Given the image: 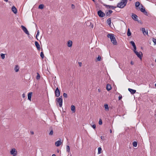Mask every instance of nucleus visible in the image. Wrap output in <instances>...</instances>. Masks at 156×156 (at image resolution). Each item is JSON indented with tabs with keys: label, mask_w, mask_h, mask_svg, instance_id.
<instances>
[{
	"label": "nucleus",
	"mask_w": 156,
	"mask_h": 156,
	"mask_svg": "<svg viewBox=\"0 0 156 156\" xmlns=\"http://www.w3.org/2000/svg\"><path fill=\"white\" fill-rule=\"evenodd\" d=\"M107 37H108L110 38L111 42L114 45H116V41L115 37L114 36L113 34H108L107 35Z\"/></svg>",
	"instance_id": "2"
},
{
	"label": "nucleus",
	"mask_w": 156,
	"mask_h": 156,
	"mask_svg": "<svg viewBox=\"0 0 156 156\" xmlns=\"http://www.w3.org/2000/svg\"><path fill=\"white\" fill-rule=\"evenodd\" d=\"M61 140H58L55 143V146L57 147L59 146L61 144Z\"/></svg>",
	"instance_id": "12"
},
{
	"label": "nucleus",
	"mask_w": 156,
	"mask_h": 156,
	"mask_svg": "<svg viewBox=\"0 0 156 156\" xmlns=\"http://www.w3.org/2000/svg\"><path fill=\"white\" fill-rule=\"evenodd\" d=\"M107 23L109 26H110L111 24V19L110 18H109L107 20Z\"/></svg>",
	"instance_id": "20"
},
{
	"label": "nucleus",
	"mask_w": 156,
	"mask_h": 156,
	"mask_svg": "<svg viewBox=\"0 0 156 156\" xmlns=\"http://www.w3.org/2000/svg\"><path fill=\"white\" fill-rule=\"evenodd\" d=\"M153 41L155 44H156V39L155 38L153 39Z\"/></svg>",
	"instance_id": "40"
},
{
	"label": "nucleus",
	"mask_w": 156,
	"mask_h": 156,
	"mask_svg": "<svg viewBox=\"0 0 156 156\" xmlns=\"http://www.w3.org/2000/svg\"><path fill=\"white\" fill-rule=\"evenodd\" d=\"M22 97L23 98H25V94L24 93H23V94H22Z\"/></svg>",
	"instance_id": "46"
},
{
	"label": "nucleus",
	"mask_w": 156,
	"mask_h": 156,
	"mask_svg": "<svg viewBox=\"0 0 156 156\" xmlns=\"http://www.w3.org/2000/svg\"><path fill=\"white\" fill-rule=\"evenodd\" d=\"M19 68L18 66L16 65L14 68V70L16 72H18L19 70Z\"/></svg>",
	"instance_id": "21"
},
{
	"label": "nucleus",
	"mask_w": 156,
	"mask_h": 156,
	"mask_svg": "<svg viewBox=\"0 0 156 156\" xmlns=\"http://www.w3.org/2000/svg\"><path fill=\"white\" fill-rule=\"evenodd\" d=\"M102 124V120L101 119H100L99 121V124L100 125H101Z\"/></svg>",
	"instance_id": "37"
},
{
	"label": "nucleus",
	"mask_w": 156,
	"mask_h": 156,
	"mask_svg": "<svg viewBox=\"0 0 156 156\" xmlns=\"http://www.w3.org/2000/svg\"><path fill=\"white\" fill-rule=\"evenodd\" d=\"M94 3L95 2V1L94 0H92Z\"/></svg>",
	"instance_id": "54"
},
{
	"label": "nucleus",
	"mask_w": 156,
	"mask_h": 156,
	"mask_svg": "<svg viewBox=\"0 0 156 156\" xmlns=\"http://www.w3.org/2000/svg\"><path fill=\"white\" fill-rule=\"evenodd\" d=\"M97 13L98 16L100 17H103L105 15V13L101 10H99L98 12Z\"/></svg>",
	"instance_id": "4"
},
{
	"label": "nucleus",
	"mask_w": 156,
	"mask_h": 156,
	"mask_svg": "<svg viewBox=\"0 0 156 156\" xmlns=\"http://www.w3.org/2000/svg\"><path fill=\"white\" fill-rule=\"evenodd\" d=\"M130 1H131L132 0H129Z\"/></svg>",
	"instance_id": "58"
},
{
	"label": "nucleus",
	"mask_w": 156,
	"mask_h": 156,
	"mask_svg": "<svg viewBox=\"0 0 156 156\" xmlns=\"http://www.w3.org/2000/svg\"><path fill=\"white\" fill-rule=\"evenodd\" d=\"M75 107L73 105H72L71 106V110L73 112H75Z\"/></svg>",
	"instance_id": "24"
},
{
	"label": "nucleus",
	"mask_w": 156,
	"mask_h": 156,
	"mask_svg": "<svg viewBox=\"0 0 156 156\" xmlns=\"http://www.w3.org/2000/svg\"><path fill=\"white\" fill-rule=\"evenodd\" d=\"M122 98V96L121 95L119 96V100H121Z\"/></svg>",
	"instance_id": "44"
},
{
	"label": "nucleus",
	"mask_w": 156,
	"mask_h": 156,
	"mask_svg": "<svg viewBox=\"0 0 156 156\" xmlns=\"http://www.w3.org/2000/svg\"><path fill=\"white\" fill-rule=\"evenodd\" d=\"M52 156H55V154H52Z\"/></svg>",
	"instance_id": "53"
},
{
	"label": "nucleus",
	"mask_w": 156,
	"mask_h": 156,
	"mask_svg": "<svg viewBox=\"0 0 156 156\" xmlns=\"http://www.w3.org/2000/svg\"><path fill=\"white\" fill-rule=\"evenodd\" d=\"M129 91L130 92L131 94H133L135 93L136 90L131 88H128Z\"/></svg>",
	"instance_id": "14"
},
{
	"label": "nucleus",
	"mask_w": 156,
	"mask_h": 156,
	"mask_svg": "<svg viewBox=\"0 0 156 156\" xmlns=\"http://www.w3.org/2000/svg\"><path fill=\"white\" fill-rule=\"evenodd\" d=\"M127 2V0H121V1L117 4V7L120 8H123L125 6Z\"/></svg>",
	"instance_id": "1"
},
{
	"label": "nucleus",
	"mask_w": 156,
	"mask_h": 156,
	"mask_svg": "<svg viewBox=\"0 0 156 156\" xmlns=\"http://www.w3.org/2000/svg\"><path fill=\"white\" fill-rule=\"evenodd\" d=\"M135 53L139 58L141 59H142V57L143 54L140 51L138 52L137 51V52H135Z\"/></svg>",
	"instance_id": "9"
},
{
	"label": "nucleus",
	"mask_w": 156,
	"mask_h": 156,
	"mask_svg": "<svg viewBox=\"0 0 156 156\" xmlns=\"http://www.w3.org/2000/svg\"><path fill=\"white\" fill-rule=\"evenodd\" d=\"M5 2H7L8 1V0H4Z\"/></svg>",
	"instance_id": "51"
},
{
	"label": "nucleus",
	"mask_w": 156,
	"mask_h": 156,
	"mask_svg": "<svg viewBox=\"0 0 156 156\" xmlns=\"http://www.w3.org/2000/svg\"><path fill=\"white\" fill-rule=\"evenodd\" d=\"M73 42L71 41H69L67 43V46L69 47H71L72 45Z\"/></svg>",
	"instance_id": "15"
},
{
	"label": "nucleus",
	"mask_w": 156,
	"mask_h": 156,
	"mask_svg": "<svg viewBox=\"0 0 156 156\" xmlns=\"http://www.w3.org/2000/svg\"><path fill=\"white\" fill-rule=\"evenodd\" d=\"M70 151V147L69 146L67 145L66 146V151L67 152H69Z\"/></svg>",
	"instance_id": "32"
},
{
	"label": "nucleus",
	"mask_w": 156,
	"mask_h": 156,
	"mask_svg": "<svg viewBox=\"0 0 156 156\" xmlns=\"http://www.w3.org/2000/svg\"><path fill=\"white\" fill-rule=\"evenodd\" d=\"M137 142L136 141H134L133 143V147H136L137 146Z\"/></svg>",
	"instance_id": "27"
},
{
	"label": "nucleus",
	"mask_w": 156,
	"mask_h": 156,
	"mask_svg": "<svg viewBox=\"0 0 156 156\" xmlns=\"http://www.w3.org/2000/svg\"><path fill=\"white\" fill-rule=\"evenodd\" d=\"M140 5V3L138 2H137L135 3V6L136 9H137V8H138Z\"/></svg>",
	"instance_id": "25"
},
{
	"label": "nucleus",
	"mask_w": 156,
	"mask_h": 156,
	"mask_svg": "<svg viewBox=\"0 0 156 156\" xmlns=\"http://www.w3.org/2000/svg\"><path fill=\"white\" fill-rule=\"evenodd\" d=\"M155 87H156V83H155Z\"/></svg>",
	"instance_id": "56"
},
{
	"label": "nucleus",
	"mask_w": 156,
	"mask_h": 156,
	"mask_svg": "<svg viewBox=\"0 0 156 156\" xmlns=\"http://www.w3.org/2000/svg\"><path fill=\"white\" fill-rule=\"evenodd\" d=\"M57 151L58 153H59V150H57Z\"/></svg>",
	"instance_id": "50"
},
{
	"label": "nucleus",
	"mask_w": 156,
	"mask_h": 156,
	"mask_svg": "<svg viewBox=\"0 0 156 156\" xmlns=\"http://www.w3.org/2000/svg\"><path fill=\"white\" fill-rule=\"evenodd\" d=\"M133 62L132 61H131L130 62V64L132 65H133Z\"/></svg>",
	"instance_id": "48"
},
{
	"label": "nucleus",
	"mask_w": 156,
	"mask_h": 156,
	"mask_svg": "<svg viewBox=\"0 0 156 156\" xmlns=\"http://www.w3.org/2000/svg\"><path fill=\"white\" fill-rule=\"evenodd\" d=\"M39 34V30H38L37 31V35H36V38L37 39V40H38V39L37 38V37H38Z\"/></svg>",
	"instance_id": "36"
},
{
	"label": "nucleus",
	"mask_w": 156,
	"mask_h": 156,
	"mask_svg": "<svg viewBox=\"0 0 156 156\" xmlns=\"http://www.w3.org/2000/svg\"><path fill=\"white\" fill-rule=\"evenodd\" d=\"M131 33L130 32V29L129 28H128V29L127 35L128 36H131Z\"/></svg>",
	"instance_id": "22"
},
{
	"label": "nucleus",
	"mask_w": 156,
	"mask_h": 156,
	"mask_svg": "<svg viewBox=\"0 0 156 156\" xmlns=\"http://www.w3.org/2000/svg\"><path fill=\"white\" fill-rule=\"evenodd\" d=\"M35 44L37 50H40V46L38 43L36 41L35 42Z\"/></svg>",
	"instance_id": "11"
},
{
	"label": "nucleus",
	"mask_w": 156,
	"mask_h": 156,
	"mask_svg": "<svg viewBox=\"0 0 156 156\" xmlns=\"http://www.w3.org/2000/svg\"><path fill=\"white\" fill-rule=\"evenodd\" d=\"M112 87L110 84H108L107 85L106 89L108 91H109L111 90Z\"/></svg>",
	"instance_id": "18"
},
{
	"label": "nucleus",
	"mask_w": 156,
	"mask_h": 156,
	"mask_svg": "<svg viewBox=\"0 0 156 156\" xmlns=\"http://www.w3.org/2000/svg\"><path fill=\"white\" fill-rule=\"evenodd\" d=\"M53 130H51L50 131V132L49 133V135H50V136L52 135L53 134Z\"/></svg>",
	"instance_id": "38"
},
{
	"label": "nucleus",
	"mask_w": 156,
	"mask_h": 156,
	"mask_svg": "<svg viewBox=\"0 0 156 156\" xmlns=\"http://www.w3.org/2000/svg\"><path fill=\"white\" fill-rule=\"evenodd\" d=\"M10 154L13 156H16L17 154V152L15 149L12 148L10 151Z\"/></svg>",
	"instance_id": "5"
},
{
	"label": "nucleus",
	"mask_w": 156,
	"mask_h": 156,
	"mask_svg": "<svg viewBox=\"0 0 156 156\" xmlns=\"http://www.w3.org/2000/svg\"><path fill=\"white\" fill-rule=\"evenodd\" d=\"M134 48L133 51L135 53V52H137V51H136V46L134 47H133Z\"/></svg>",
	"instance_id": "41"
},
{
	"label": "nucleus",
	"mask_w": 156,
	"mask_h": 156,
	"mask_svg": "<svg viewBox=\"0 0 156 156\" xmlns=\"http://www.w3.org/2000/svg\"><path fill=\"white\" fill-rule=\"evenodd\" d=\"M21 27L23 31L27 34L29 35V33L27 29L23 26H21Z\"/></svg>",
	"instance_id": "7"
},
{
	"label": "nucleus",
	"mask_w": 156,
	"mask_h": 156,
	"mask_svg": "<svg viewBox=\"0 0 156 156\" xmlns=\"http://www.w3.org/2000/svg\"><path fill=\"white\" fill-rule=\"evenodd\" d=\"M132 18L134 20L136 21H138V19L137 18V16L135 14L133 13L132 15Z\"/></svg>",
	"instance_id": "10"
},
{
	"label": "nucleus",
	"mask_w": 156,
	"mask_h": 156,
	"mask_svg": "<svg viewBox=\"0 0 156 156\" xmlns=\"http://www.w3.org/2000/svg\"><path fill=\"white\" fill-rule=\"evenodd\" d=\"M92 127L94 129H95L96 128V125L95 124L93 125L92 126Z\"/></svg>",
	"instance_id": "43"
},
{
	"label": "nucleus",
	"mask_w": 156,
	"mask_h": 156,
	"mask_svg": "<svg viewBox=\"0 0 156 156\" xmlns=\"http://www.w3.org/2000/svg\"><path fill=\"white\" fill-rule=\"evenodd\" d=\"M78 63L79 64L80 66H81L82 65V63L81 62H79Z\"/></svg>",
	"instance_id": "47"
},
{
	"label": "nucleus",
	"mask_w": 156,
	"mask_h": 156,
	"mask_svg": "<svg viewBox=\"0 0 156 156\" xmlns=\"http://www.w3.org/2000/svg\"><path fill=\"white\" fill-rule=\"evenodd\" d=\"M155 62H156V59H155Z\"/></svg>",
	"instance_id": "57"
},
{
	"label": "nucleus",
	"mask_w": 156,
	"mask_h": 156,
	"mask_svg": "<svg viewBox=\"0 0 156 156\" xmlns=\"http://www.w3.org/2000/svg\"><path fill=\"white\" fill-rule=\"evenodd\" d=\"M101 57L100 55H98V58H97V61H100L101 60Z\"/></svg>",
	"instance_id": "34"
},
{
	"label": "nucleus",
	"mask_w": 156,
	"mask_h": 156,
	"mask_svg": "<svg viewBox=\"0 0 156 156\" xmlns=\"http://www.w3.org/2000/svg\"><path fill=\"white\" fill-rule=\"evenodd\" d=\"M98 90L99 92H100V89H98Z\"/></svg>",
	"instance_id": "55"
},
{
	"label": "nucleus",
	"mask_w": 156,
	"mask_h": 156,
	"mask_svg": "<svg viewBox=\"0 0 156 156\" xmlns=\"http://www.w3.org/2000/svg\"><path fill=\"white\" fill-rule=\"evenodd\" d=\"M1 56L2 59H4L5 58V54L2 53L1 54Z\"/></svg>",
	"instance_id": "33"
},
{
	"label": "nucleus",
	"mask_w": 156,
	"mask_h": 156,
	"mask_svg": "<svg viewBox=\"0 0 156 156\" xmlns=\"http://www.w3.org/2000/svg\"><path fill=\"white\" fill-rule=\"evenodd\" d=\"M12 10L15 14H16L17 13V9L14 6H13L12 7Z\"/></svg>",
	"instance_id": "13"
},
{
	"label": "nucleus",
	"mask_w": 156,
	"mask_h": 156,
	"mask_svg": "<svg viewBox=\"0 0 156 156\" xmlns=\"http://www.w3.org/2000/svg\"><path fill=\"white\" fill-rule=\"evenodd\" d=\"M105 108V109L106 110H108V104H105L104 105Z\"/></svg>",
	"instance_id": "31"
},
{
	"label": "nucleus",
	"mask_w": 156,
	"mask_h": 156,
	"mask_svg": "<svg viewBox=\"0 0 156 156\" xmlns=\"http://www.w3.org/2000/svg\"><path fill=\"white\" fill-rule=\"evenodd\" d=\"M101 148L99 147L98 148V154H99L101 153Z\"/></svg>",
	"instance_id": "26"
},
{
	"label": "nucleus",
	"mask_w": 156,
	"mask_h": 156,
	"mask_svg": "<svg viewBox=\"0 0 156 156\" xmlns=\"http://www.w3.org/2000/svg\"><path fill=\"white\" fill-rule=\"evenodd\" d=\"M57 103L59 104V106L62 107V96H60L59 98H57L56 99Z\"/></svg>",
	"instance_id": "3"
},
{
	"label": "nucleus",
	"mask_w": 156,
	"mask_h": 156,
	"mask_svg": "<svg viewBox=\"0 0 156 156\" xmlns=\"http://www.w3.org/2000/svg\"><path fill=\"white\" fill-rule=\"evenodd\" d=\"M44 7V5L43 4H41L39 5L38 8L40 9H43Z\"/></svg>",
	"instance_id": "28"
},
{
	"label": "nucleus",
	"mask_w": 156,
	"mask_h": 156,
	"mask_svg": "<svg viewBox=\"0 0 156 156\" xmlns=\"http://www.w3.org/2000/svg\"><path fill=\"white\" fill-rule=\"evenodd\" d=\"M55 96L56 97H59L60 95V90L58 87H57L55 91Z\"/></svg>",
	"instance_id": "6"
},
{
	"label": "nucleus",
	"mask_w": 156,
	"mask_h": 156,
	"mask_svg": "<svg viewBox=\"0 0 156 156\" xmlns=\"http://www.w3.org/2000/svg\"><path fill=\"white\" fill-rule=\"evenodd\" d=\"M112 130L111 129H110V133H112Z\"/></svg>",
	"instance_id": "52"
},
{
	"label": "nucleus",
	"mask_w": 156,
	"mask_h": 156,
	"mask_svg": "<svg viewBox=\"0 0 156 156\" xmlns=\"http://www.w3.org/2000/svg\"><path fill=\"white\" fill-rule=\"evenodd\" d=\"M37 76H36V79L37 80H39L40 78V76L38 73H37Z\"/></svg>",
	"instance_id": "30"
},
{
	"label": "nucleus",
	"mask_w": 156,
	"mask_h": 156,
	"mask_svg": "<svg viewBox=\"0 0 156 156\" xmlns=\"http://www.w3.org/2000/svg\"><path fill=\"white\" fill-rule=\"evenodd\" d=\"M32 93V92H30L28 94V99L29 100L31 101V97Z\"/></svg>",
	"instance_id": "17"
},
{
	"label": "nucleus",
	"mask_w": 156,
	"mask_h": 156,
	"mask_svg": "<svg viewBox=\"0 0 156 156\" xmlns=\"http://www.w3.org/2000/svg\"><path fill=\"white\" fill-rule=\"evenodd\" d=\"M30 133L31 134L33 135L34 134V133L33 131H31Z\"/></svg>",
	"instance_id": "49"
},
{
	"label": "nucleus",
	"mask_w": 156,
	"mask_h": 156,
	"mask_svg": "<svg viewBox=\"0 0 156 156\" xmlns=\"http://www.w3.org/2000/svg\"><path fill=\"white\" fill-rule=\"evenodd\" d=\"M71 7L73 9L75 8V6L73 4H72L71 5Z\"/></svg>",
	"instance_id": "42"
},
{
	"label": "nucleus",
	"mask_w": 156,
	"mask_h": 156,
	"mask_svg": "<svg viewBox=\"0 0 156 156\" xmlns=\"http://www.w3.org/2000/svg\"><path fill=\"white\" fill-rule=\"evenodd\" d=\"M40 56H41V58H43L44 57V55L43 52H41V54H40Z\"/></svg>",
	"instance_id": "35"
},
{
	"label": "nucleus",
	"mask_w": 156,
	"mask_h": 156,
	"mask_svg": "<svg viewBox=\"0 0 156 156\" xmlns=\"http://www.w3.org/2000/svg\"><path fill=\"white\" fill-rule=\"evenodd\" d=\"M101 139L102 140H104V137L103 136H101Z\"/></svg>",
	"instance_id": "45"
},
{
	"label": "nucleus",
	"mask_w": 156,
	"mask_h": 156,
	"mask_svg": "<svg viewBox=\"0 0 156 156\" xmlns=\"http://www.w3.org/2000/svg\"><path fill=\"white\" fill-rule=\"evenodd\" d=\"M113 12L112 10H109L108 12L106 13V15L107 16H108L110 15V14L112 13Z\"/></svg>",
	"instance_id": "23"
},
{
	"label": "nucleus",
	"mask_w": 156,
	"mask_h": 156,
	"mask_svg": "<svg viewBox=\"0 0 156 156\" xmlns=\"http://www.w3.org/2000/svg\"><path fill=\"white\" fill-rule=\"evenodd\" d=\"M70 156H71V155H70Z\"/></svg>",
	"instance_id": "59"
},
{
	"label": "nucleus",
	"mask_w": 156,
	"mask_h": 156,
	"mask_svg": "<svg viewBox=\"0 0 156 156\" xmlns=\"http://www.w3.org/2000/svg\"><path fill=\"white\" fill-rule=\"evenodd\" d=\"M63 96L65 98H67L68 97L67 94L66 93H64L63 94Z\"/></svg>",
	"instance_id": "39"
},
{
	"label": "nucleus",
	"mask_w": 156,
	"mask_h": 156,
	"mask_svg": "<svg viewBox=\"0 0 156 156\" xmlns=\"http://www.w3.org/2000/svg\"><path fill=\"white\" fill-rule=\"evenodd\" d=\"M142 31L143 32V33L144 35H145V34H146L147 35H148V31H146L145 28H142Z\"/></svg>",
	"instance_id": "19"
},
{
	"label": "nucleus",
	"mask_w": 156,
	"mask_h": 156,
	"mask_svg": "<svg viewBox=\"0 0 156 156\" xmlns=\"http://www.w3.org/2000/svg\"><path fill=\"white\" fill-rule=\"evenodd\" d=\"M104 5L107 8L108 7L110 9L111 8L112 9H114L116 8V7L112 6L110 5Z\"/></svg>",
	"instance_id": "16"
},
{
	"label": "nucleus",
	"mask_w": 156,
	"mask_h": 156,
	"mask_svg": "<svg viewBox=\"0 0 156 156\" xmlns=\"http://www.w3.org/2000/svg\"><path fill=\"white\" fill-rule=\"evenodd\" d=\"M130 43L131 44L133 47H136V45L135 44V43L133 41H131L130 42Z\"/></svg>",
	"instance_id": "29"
},
{
	"label": "nucleus",
	"mask_w": 156,
	"mask_h": 156,
	"mask_svg": "<svg viewBox=\"0 0 156 156\" xmlns=\"http://www.w3.org/2000/svg\"><path fill=\"white\" fill-rule=\"evenodd\" d=\"M141 5L142 6V8L140 9V11L143 12L145 15L146 16L148 15L147 12L146 11L145 8L143 7V6H142V5Z\"/></svg>",
	"instance_id": "8"
}]
</instances>
